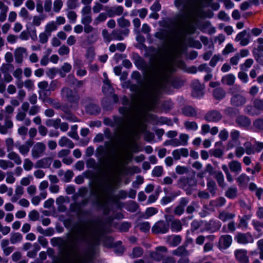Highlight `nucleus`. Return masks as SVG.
Returning <instances> with one entry per match:
<instances>
[{
	"label": "nucleus",
	"mask_w": 263,
	"mask_h": 263,
	"mask_svg": "<svg viewBox=\"0 0 263 263\" xmlns=\"http://www.w3.org/2000/svg\"><path fill=\"white\" fill-rule=\"evenodd\" d=\"M151 62V84L138 92L136 98L129 107L119 109L123 117L114 118L117 132L124 138L132 129L140 133L145 132L146 110H154L157 106L160 93L162 92L170 93L173 86L170 77L173 67L165 61L163 56L152 57Z\"/></svg>",
	"instance_id": "f257e3e1"
},
{
	"label": "nucleus",
	"mask_w": 263,
	"mask_h": 263,
	"mask_svg": "<svg viewBox=\"0 0 263 263\" xmlns=\"http://www.w3.org/2000/svg\"><path fill=\"white\" fill-rule=\"evenodd\" d=\"M110 232V223L107 224L100 219L92 220L85 228L78 225L74 227L73 238L69 245L60 237L52 238L51 244L53 247L59 246L65 254L78 255L81 243L88 246L98 245L103 236Z\"/></svg>",
	"instance_id": "f03ea898"
},
{
	"label": "nucleus",
	"mask_w": 263,
	"mask_h": 263,
	"mask_svg": "<svg viewBox=\"0 0 263 263\" xmlns=\"http://www.w3.org/2000/svg\"><path fill=\"white\" fill-rule=\"evenodd\" d=\"M174 4L183 13L184 20L180 24L182 31L185 34L193 33V23L201 13L200 0H175Z\"/></svg>",
	"instance_id": "7ed1b4c3"
},
{
	"label": "nucleus",
	"mask_w": 263,
	"mask_h": 263,
	"mask_svg": "<svg viewBox=\"0 0 263 263\" xmlns=\"http://www.w3.org/2000/svg\"><path fill=\"white\" fill-rule=\"evenodd\" d=\"M246 112L251 116L258 115L263 112V99L255 98L253 101V105L247 106Z\"/></svg>",
	"instance_id": "20e7f679"
},
{
	"label": "nucleus",
	"mask_w": 263,
	"mask_h": 263,
	"mask_svg": "<svg viewBox=\"0 0 263 263\" xmlns=\"http://www.w3.org/2000/svg\"><path fill=\"white\" fill-rule=\"evenodd\" d=\"M61 95L62 98L65 99L71 104H77L79 101L80 97L78 92L69 88H63L61 91Z\"/></svg>",
	"instance_id": "39448f33"
},
{
	"label": "nucleus",
	"mask_w": 263,
	"mask_h": 263,
	"mask_svg": "<svg viewBox=\"0 0 263 263\" xmlns=\"http://www.w3.org/2000/svg\"><path fill=\"white\" fill-rule=\"evenodd\" d=\"M46 149L45 144L42 142H36L31 149V156L33 159H37L44 155Z\"/></svg>",
	"instance_id": "423d86ee"
},
{
	"label": "nucleus",
	"mask_w": 263,
	"mask_h": 263,
	"mask_svg": "<svg viewBox=\"0 0 263 263\" xmlns=\"http://www.w3.org/2000/svg\"><path fill=\"white\" fill-rule=\"evenodd\" d=\"M102 190L104 195L110 200H114V197L111 195L114 189V184L109 178H105L102 183Z\"/></svg>",
	"instance_id": "0eeeda50"
},
{
	"label": "nucleus",
	"mask_w": 263,
	"mask_h": 263,
	"mask_svg": "<svg viewBox=\"0 0 263 263\" xmlns=\"http://www.w3.org/2000/svg\"><path fill=\"white\" fill-rule=\"evenodd\" d=\"M169 224L163 220H159L152 227V231L155 234H165L169 231Z\"/></svg>",
	"instance_id": "6e6552de"
},
{
	"label": "nucleus",
	"mask_w": 263,
	"mask_h": 263,
	"mask_svg": "<svg viewBox=\"0 0 263 263\" xmlns=\"http://www.w3.org/2000/svg\"><path fill=\"white\" fill-rule=\"evenodd\" d=\"M234 240L240 244H247L252 243L253 238L250 232L246 233H238L235 237Z\"/></svg>",
	"instance_id": "1a4fd4ad"
},
{
	"label": "nucleus",
	"mask_w": 263,
	"mask_h": 263,
	"mask_svg": "<svg viewBox=\"0 0 263 263\" xmlns=\"http://www.w3.org/2000/svg\"><path fill=\"white\" fill-rule=\"evenodd\" d=\"M204 86L198 80H195L192 83V96L196 98H200L203 95Z\"/></svg>",
	"instance_id": "9d476101"
},
{
	"label": "nucleus",
	"mask_w": 263,
	"mask_h": 263,
	"mask_svg": "<svg viewBox=\"0 0 263 263\" xmlns=\"http://www.w3.org/2000/svg\"><path fill=\"white\" fill-rule=\"evenodd\" d=\"M167 249L164 246H158L156 248L155 251L150 253L152 258L157 261L161 260L164 255L167 253Z\"/></svg>",
	"instance_id": "9b49d317"
},
{
	"label": "nucleus",
	"mask_w": 263,
	"mask_h": 263,
	"mask_svg": "<svg viewBox=\"0 0 263 263\" xmlns=\"http://www.w3.org/2000/svg\"><path fill=\"white\" fill-rule=\"evenodd\" d=\"M250 34L246 30H243L239 32L236 36V42H240V44L242 46H247L250 42Z\"/></svg>",
	"instance_id": "f8f14e48"
},
{
	"label": "nucleus",
	"mask_w": 263,
	"mask_h": 263,
	"mask_svg": "<svg viewBox=\"0 0 263 263\" xmlns=\"http://www.w3.org/2000/svg\"><path fill=\"white\" fill-rule=\"evenodd\" d=\"M33 142L31 140H28L24 144L20 143H16L15 147L18 150L20 154L25 156H27L30 151V147L32 145Z\"/></svg>",
	"instance_id": "ddd939ff"
},
{
	"label": "nucleus",
	"mask_w": 263,
	"mask_h": 263,
	"mask_svg": "<svg viewBox=\"0 0 263 263\" xmlns=\"http://www.w3.org/2000/svg\"><path fill=\"white\" fill-rule=\"evenodd\" d=\"M27 53V51L26 48L22 47L16 48L14 52L15 62L18 64L22 63L24 56H26Z\"/></svg>",
	"instance_id": "4468645a"
},
{
	"label": "nucleus",
	"mask_w": 263,
	"mask_h": 263,
	"mask_svg": "<svg viewBox=\"0 0 263 263\" xmlns=\"http://www.w3.org/2000/svg\"><path fill=\"white\" fill-rule=\"evenodd\" d=\"M124 12V8L122 6H115L106 10L107 14L109 17L121 15Z\"/></svg>",
	"instance_id": "2eb2a0df"
},
{
	"label": "nucleus",
	"mask_w": 263,
	"mask_h": 263,
	"mask_svg": "<svg viewBox=\"0 0 263 263\" xmlns=\"http://www.w3.org/2000/svg\"><path fill=\"white\" fill-rule=\"evenodd\" d=\"M103 76L104 77V80L102 86V92L105 95H111L114 92V88L111 86L110 82L107 77V74L104 73Z\"/></svg>",
	"instance_id": "dca6fc26"
},
{
	"label": "nucleus",
	"mask_w": 263,
	"mask_h": 263,
	"mask_svg": "<svg viewBox=\"0 0 263 263\" xmlns=\"http://www.w3.org/2000/svg\"><path fill=\"white\" fill-rule=\"evenodd\" d=\"M221 118V115L216 110H212L207 112L204 117L205 120L208 122H217Z\"/></svg>",
	"instance_id": "f3484780"
},
{
	"label": "nucleus",
	"mask_w": 263,
	"mask_h": 263,
	"mask_svg": "<svg viewBox=\"0 0 263 263\" xmlns=\"http://www.w3.org/2000/svg\"><path fill=\"white\" fill-rule=\"evenodd\" d=\"M247 253V251L242 249L236 250L234 253L236 259L240 263L249 262V258Z\"/></svg>",
	"instance_id": "a211bd4d"
},
{
	"label": "nucleus",
	"mask_w": 263,
	"mask_h": 263,
	"mask_svg": "<svg viewBox=\"0 0 263 263\" xmlns=\"http://www.w3.org/2000/svg\"><path fill=\"white\" fill-rule=\"evenodd\" d=\"M52 159L50 157H45L37 160L34 167L35 168H49L52 163Z\"/></svg>",
	"instance_id": "6ab92c4d"
},
{
	"label": "nucleus",
	"mask_w": 263,
	"mask_h": 263,
	"mask_svg": "<svg viewBox=\"0 0 263 263\" xmlns=\"http://www.w3.org/2000/svg\"><path fill=\"white\" fill-rule=\"evenodd\" d=\"M230 246V236L228 235H222L219 240V248L221 251L228 249Z\"/></svg>",
	"instance_id": "aec40b11"
},
{
	"label": "nucleus",
	"mask_w": 263,
	"mask_h": 263,
	"mask_svg": "<svg viewBox=\"0 0 263 263\" xmlns=\"http://www.w3.org/2000/svg\"><path fill=\"white\" fill-rule=\"evenodd\" d=\"M172 155L175 160H178L181 157H187L189 156V151L186 148H181L174 150Z\"/></svg>",
	"instance_id": "412c9836"
},
{
	"label": "nucleus",
	"mask_w": 263,
	"mask_h": 263,
	"mask_svg": "<svg viewBox=\"0 0 263 263\" xmlns=\"http://www.w3.org/2000/svg\"><path fill=\"white\" fill-rule=\"evenodd\" d=\"M189 202V200L185 198H181L179 204L175 208L174 213L175 215L180 216L184 211V208Z\"/></svg>",
	"instance_id": "4be33fe9"
},
{
	"label": "nucleus",
	"mask_w": 263,
	"mask_h": 263,
	"mask_svg": "<svg viewBox=\"0 0 263 263\" xmlns=\"http://www.w3.org/2000/svg\"><path fill=\"white\" fill-rule=\"evenodd\" d=\"M178 184L182 188L185 189L195 184V181L192 178L182 177L179 180Z\"/></svg>",
	"instance_id": "5701e85b"
},
{
	"label": "nucleus",
	"mask_w": 263,
	"mask_h": 263,
	"mask_svg": "<svg viewBox=\"0 0 263 263\" xmlns=\"http://www.w3.org/2000/svg\"><path fill=\"white\" fill-rule=\"evenodd\" d=\"M45 17L43 15H34L32 17V22L28 23L26 25V28L29 30L30 29V27H39L40 26L42 22L44 20Z\"/></svg>",
	"instance_id": "b1692460"
},
{
	"label": "nucleus",
	"mask_w": 263,
	"mask_h": 263,
	"mask_svg": "<svg viewBox=\"0 0 263 263\" xmlns=\"http://www.w3.org/2000/svg\"><path fill=\"white\" fill-rule=\"evenodd\" d=\"M246 102V99L243 96L237 94L231 98V104L235 106H240Z\"/></svg>",
	"instance_id": "393cba45"
},
{
	"label": "nucleus",
	"mask_w": 263,
	"mask_h": 263,
	"mask_svg": "<svg viewBox=\"0 0 263 263\" xmlns=\"http://www.w3.org/2000/svg\"><path fill=\"white\" fill-rule=\"evenodd\" d=\"M182 112L184 116L190 117H195L198 114L197 110L191 106H186L183 107Z\"/></svg>",
	"instance_id": "a878e982"
},
{
	"label": "nucleus",
	"mask_w": 263,
	"mask_h": 263,
	"mask_svg": "<svg viewBox=\"0 0 263 263\" xmlns=\"http://www.w3.org/2000/svg\"><path fill=\"white\" fill-rule=\"evenodd\" d=\"M170 228L173 232H178L182 229V226L180 220L178 219H173L170 223Z\"/></svg>",
	"instance_id": "bb28decb"
},
{
	"label": "nucleus",
	"mask_w": 263,
	"mask_h": 263,
	"mask_svg": "<svg viewBox=\"0 0 263 263\" xmlns=\"http://www.w3.org/2000/svg\"><path fill=\"white\" fill-rule=\"evenodd\" d=\"M167 242L172 247L178 246L181 241V237L179 235L169 236L167 237Z\"/></svg>",
	"instance_id": "cd10ccee"
},
{
	"label": "nucleus",
	"mask_w": 263,
	"mask_h": 263,
	"mask_svg": "<svg viewBox=\"0 0 263 263\" xmlns=\"http://www.w3.org/2000/svg\"><path fill=\"white\" fill-rule=\"evenodd\" d=\"M59 145L61 147L66 146L69 148H73L74 145L73 142L66 137H62L59 141Z\"/></svg>",
	"instance_id": "c85d7f7f"
},
{
	"label": "nucleus",
	"mask_w": 263,
	"mask_h": 263,
	"mask_svg": "<svg viewBox=\"0 0 263 263\" xmlns=\"http://www.w3.org/2000/svg\"><path fill=\"white\" fill-rule=\"evenodd\" d=\"M7 157L16 165H20L22 163V159L20 155L13 151L8 152Z\"/></svg>",
	"instance_id": "c756f323"
},
{
	"label": "nucleus",
	"mask_w": 263,
	"mask_h": 263,
	"mask_svg": "<svg viewBox=\"0 0 263 263\" xmlns=\"http://www.w3.org/2000/svg\"><path fill=\"white\" fill-rule=\"evenodd\" d=\"M236 123L242 126H248L251 124L250 120L246 116H239L236 119Z\"/></svg>",
	"instance_id": "7c9ffc66"
},
{
	"label": "nucleus",
	"mask_w": 263,
	"mask_h": 263,
	"mask_svg": "<svg viewBox=\"0 0 263 263\" xmlns=\"http://www.w3.org/2000/svg\"><path fill=\"white\" fill-rule=\"evenodd\" d=\"M114 158H109L105 161V165L106 168L109 171H113L116 167V157L114 153Z\"/></svg>",
	"instance_id": "2f4dec72"
},
{
	"label": "nucleus",
	"mask_w": 263,
	"mask_h": 263,
	"mask_svg": "<svg viewBox=\"0 0 263 263\" xmlns=\"http://www.w3.org/2000/svg\"><path fill=\"white\" fill-rule=\"evenodd\" d=\"M239 137V133L238 130H234L231 132V148L240 145Z\"/></svg>",
	"instance_id": "473e14b6"
},
{
	"label": "nucleus",
	"mask_w": 263,
	"mask_h": 263,
	"mask_svg": "<svg viewBox=\"0 0 263 263\" xmlns=\"http://www.w3.org/2000/svg\"><path fill=\"white\" fill-rule=\"evenodd\" d=\"M61 124V119L57 118L55 119H48L46 121V125L48 127H53L55 129H58Z\"/></svg>",
	"instance_id": "72a5a7b5"
},
{
	"label": "nucleus",
	"mask_w": 263,
	"mask_h": 263,
	"mask_svg": "<svg viewBox=\"0 0 263 263\" xmlns=\"http://www.w3.org/2000/svg\"><path fill=\"white\" fill-rule=\"evenodd\" d=\"M86 111L91 115H97L100 111V108L99 106L91 104L86 107Z\"/></svg>",
	"instance_id": "f704fd0d"
},
{
	"label": "nucleus",
	"mask_w": 263,
	"mask_h": 263,
	"mask_svg": "<svg viewBox=\"0 0 263 263\" xmlns=\"http://www.w3.org/2000/svg\"><path fill=\"white\" fill-rule=\"evenodd\" d=\"M57 29V26L56 23L54 21H50L46 25L44 31L51 35V32Z\"/></svg>",
	"instance_id": "c9c22d12"
},
{
	"label": "nucleus",
	"mask_w": 263,
	"mask_h": 263,
	"mask_svg": "<svg viewBox=\"0 0 263 263\" xmlns=\"http://www.w3.org/2000/svg\"><path fill=\"white\" fill-rule=\"evenodd\" d=\"M108 15L106 13L102 12L100 13L97 17H96L93 22V25L97 26L100 23L105 22L107 17Z\"/></svg>",
	"instance_id": "e433bc0d"
},
{
	"label": "nucleus",
	"mask_w": 263,
	"mask_h": 263,
	"mask_svg": "<svg viewBox=\"0 0 263 263\" xmlns=\"http://www.w3.org/2000/svg\"><path fill=\"white\" fill-rule=\"evenodd\" d=\"M23 239L22 235L18 233H14L11 234L10 241L12 244H15L18 242H20Z\"/></svg>",
	"instance_id": "4c0bfd02"
},
{
	"label": "nucleus",
	"mask_w": 263,
	"mask_h": 263,
	"mask_svg": "<svg viewBox=\"0 0 263 263\" xmlns=\"http://www.w3.org/2000/svg\"><path fill=\"white\" fill-rule=\"evenodd\" d=\"M252 53L256 62L259 64L263 65V54L258 52V51L256 48L253 49Z\"/></svg>",
	"instance_id": "58836bf2"
},
{
	"label": "nucleus",
	"mask_w": 263,
	"mask_h": 263,
	"mask_svg": "<svg viewBox=\"0 0 263 263\" xmlns=\"http://www.w3.org/2000/svg\"><path fill=\"white\" fill-rule=\"evenodd\" d=\"M213 96L217 100H221L225 96V92L220 88H216L213 91Z\"/></svg>",
	"instance_id": "ea45409f"
},
{
	"label": "nucleus",
	"mask_w": 263,
	"mask_h": 263,
	"mask_svg": "<svg viewBox=\"0 0 263 263\" xmlns=\"http://www.w3.org/2000/svg\"><path fill=\"white\" fill-rule=\"evenodd\" d=\"M14 166V163L9 160L0 159V167L4 170L8 168H13Z\"/></svg>",
	"instance_id": "a19ab883"
},
{
	"label": "nucleus",
	"mask_w": 263,
	"mask_h": 263,
	"mask_svg": "<svg viewBox=\"0 0 263 263\" xmlns=\"http://www.w3.org/2000/svg\"><path fill=\"white\" fill-rule=\"evenodd\" d=\"M254 229L259 233L261 235L262 233L261 228H263V221H259L258 220H253L252 221Z\"/></svg>",
	"instance_id": "79ce46f5"
},
{
	"label": "nucleus",
	"mask_w": 263,
	"mask_h": 263,
	"mask_svg": "<svg viewBox=\"0 0 263 263\" xmlns=\"http://www.w3.org/2000/svg\"><path fill=\"white\" fill-rule=\"evenodd\" d=\"M241 171V163L238 161H231V172L239 173Z\"/></svg>",
	"instance_id": "37998d69"
},
{
	"label": "nucleus",
	"mask_w": 263,
	"mask_h": 263,
	"mask_svg": "<svg viewBox=\"0 0 263 263\" xmlns=\"http://www.w3.org/2000/svg\"><path fill=\"white\" fill-rule=\"evenodd\" d=\"M189 137L188 135L186 134H181L179 135V146H186L188 144Z\"/></svg>",
	"instance_id": "c03bdc74"
},
{
	"label": "nucleus",
	"mask_w": 263,
	"mask_h": 263,
	"mask_svg": "<svg viewBox=\"0 0 263 263\" xmlns=\"http://www.w3.org/2000/svg\"><path fill=\"white\" fill-rule=\"evenodd\" d=\"M138 207L139 206L136 202L132 201L127 203L126 209L128 211L135 212L137 211Z\"/></svg>",
	"instance_id": "a18cd8bd"
},
{
	"label": "nucleus",
	"mask_w": 263,
	"mask_h": 263,
	"mask_svg": "<svg viewBox=\"0 0 263 263\" xmlns=\"http://www.w3.org/2000/svg\"><path fill=\"white\" fill-rule=\"evenodd\" d=\"M185 128L187 130H196L198 129V125L194 121H186L184 123Z\"/></svg>",
	"instance_id": "49530a36"
},
{
	"label": "nucleus",
	"mask_w": 263,
	"mask_h": 263,
	"mask_svg": "<svg viewBox=\"0 0 263 263\" xmlns=\"http://www.w3.org/2000/svg\"><path fill=\"white\" fill-rule=\"evenodd\" d=\"M138 227L141 231L147 232L150 230L151 224L149 222L145 221L138 223Z\"/></svg>",
	"instance_id": "de8ad7c7"
},
{
	"label": "nucleus",
	"mask_w": 263,
	"mask_h": 263,
	"mask_svg": "<svg viewBox=\"0 0 263 263\" xmlns=\"http://www.w3.org/2000/svg\"><path fill=\"white\" fill-rule=\"evenodd\" d=\"M173 254L176 256H183L187 254L186 249L183 246H180L176 250H174L172 252Z\"/></svg>",
	"instance_id": "09e8293b"
},
{
	"label": "nucleus",
	"mask_w": 263,
	"mask_h": 263,
	"mask_svg": "<svg viewBox=\"0 0 263 263\" xmlns=\"http://www.w3.org/2000/svg\"><path fill=\"white\" fill-rule=\"evenodd\" d=\"M117 23L118 25L122 28L128 27L130 25V22L123 17L118 18Z\"/></svg>",
	"instance_id": "8fccbe9b"
},
{
	"label": "nucleus",
	"mask_w": 263,
	"mask_h": 263,
	"mask_svg": "<svg viewBox=\"0 0 263 263\" xmlns=\"http://www.w3.org/2000/svg\"><path fill=\"white\" fill-rule=\"evenodd\" d=\"M163 169L161 166H155L152 172V175L154 177H160L162 175Z\"/></svg>",
	"instance_id": "3c124183"
},
{
	"label": "nucleus",
	"mask_w": 263,
	"mask_h": 263,
	"mask_svg": "<svg viewBox=\"0 0 263 263\" xmlns=\"http://www.w3.org/2000/svg\"><path fill=\"white\" fill-rule=\"evenodd\" d=\"M92 21V14L81 15V22L83 25L90 24Z\"/></svg>",
	"instance_id": "603ef678"
},
{
	"label": "nucleus",
	"mask_w": 263,
	"mask_h": 263,
	"mask_svg": "<svg viewBox=\"0 0 263 263\" xmlns=\"http://www.w3.org/2000/svg\"><path fill=\"white\" fill-rule=\"evenodd\" d=\"M163 145L164 146L171 145L173 147L179 146V140L177 138L167 140L163 142Z\"/></svg>",
	"instance_id": "864d4df0"
},
{
	"label": "nucleus",
	"mask_w": 263,
	"mask_h": 263,
	"mask_svg": "<svg viewBox=\"0 0 263 263\" xmlns=\"http://www.w3.org/2000/svg\"><path fill=\"white\" fill-rule=\"evenodd\" d=\"M33 167V163L29 158H26L24 160L23 168L26 171H29Z\"/></svg>",
	"instance_id": "5fc2aeb1"
},
{
	"label": "nucleus",
	"mask_w": 263,
	"mask_h": 263,
	"mask_svg": "<svg viewBox=\"0 0 263 263\" xmlns=\"http://www.w3.org/2000/svg\"><path fill=\"white\" fill-rule=\"evenodd\" d=\"M53 5L54 12L59 13L63 6V3L61 0H55Z\"/></svg>",
	"instance_id": "6e6d98bb"
},
{
	"label": "nucleus",
	"mask_w": 263,
	"mask_h": 263,
	"mask_svg": "<svg viewBox=\"0 0 263 263\" xmlns=\"http://www.w3.org/2000/svg\"><path fill=\"white\" fill-rule=\"evenodd\" d=\"M254 61L252 59H248L245 63L240 65V68L242 70H247L253 64Z\"/></svg>",
	"instance_id": "4d7b16f0"
},
{
	"label": "nucleus",
	"mask_w": 263,
	"mask_h": 263,
	"mask_svg": "<svg viewBox=\"0 0 263 263\" xmlns=\"http://www.w3.org/2000/svg\"><path fill=\"white\" fill-rule=\"evenodd\" d=\"M244 146L245 148V151L247 154L250 155L255 153V151L251 143L246 142L244 144Z\"/></svg>",
	"instance_id": "13d9d810"
},
{
	"label": "nucleus",
	"mask_w": 263,
	"mask_h": 263,
	"mask_svg": "<svg viewBox=\"0 0 263 263\" xmlns=\"http://www.w3.org/2000/svg\"><path fill=\"white\" fill-rule=\"evenodd\" d=\"M50 36L49 34L46 33L44 31V32L40 33L39 37V42L41 44H45L47 43L48 41V38Z\"/></svg>",
	"instance_id": "bf43d9fd"
},
{
	"label": "nucleus",
	"mask_w": 263,
	"mask_h": 263,
	"mask_svg": "<svg viewBox=\"0 0 263 263\" xmlns=\"http://www.w3.org/2000/svg\"><path fill=\"white\" fill-rule=\"evenodd\" d=\"M131 227V223L127 221L122 222L119 226V230L121 232H127Z\"/></svg>",
	"instance_id": "052dcab7"
},
{
	"label": "nucleus",
	"mask_w": 263,
	"mask_h": 263,
	"mask_svg": "<svg viewBox=\"0 0 263 263\" xmlns=\"http://www.w3.org/2000/svg\"><path fill=\"white\" fill-rule=\"evenodd\" d=\"M158 212L157 209L154 208V207H151L148 208L146 209L145 211V216L146 218H148L155 214H157Z\"/></svg>",
	"instance_id": "680f3d73"
},
{
	"label": "nucleus",
	"mask_w": 263,
	"mask_h": 263,
	"mask_svg": "<svg viewBox=\"0 0 263 263\" xmlns=\"http://www.w3.org/2000/svg\"><path fill=\"white\" fill-rule=\"evenodd\" d=\"M135 64L139 69H144L145 66V62L143 59L140 57H138L137 59L135 60Z\"/></svg>",
	"instance_id": "e2e57ef3"
},
{
	"label": "nucleus",
	"mask_w": 263,
	"mask_h": 263,
	"mask_svg": "<svg viewBox=\"0 0 263 263\" xmlns=\"http://www.w3.org/2000/svg\"><path fill=\"white\" fill-rule=\"evenodd\" d=\"M112 40L122 41L124 37L121 34V31L118 30H115L112 33Z\"/></svg>",
	"instance_id": "0e129e2a"
},
{
	"label": "nucleus",
	"mask_w": 263,
	"mask_h": 263,
	"mask_svg": "<svg viewBox=\"0 0 263 263\" xmlns=\"http://www.w3.org/2000/svg\"><path fill=\"white\" fill-rule=\"evenodd\" d=\"M69 48L66 45H63L61 46L58 50V53L60 55H68L69 53Z\"/></svg>",
	"instance_id": "69168bd1"
},
{
	"label": "nucleus",
	"mask_w": 263,
	"mask_h": 263,
	"mask_svg": "<svg viewBox=\"0 0 263 263\" xmlns=\"http://www.w3.org/2000/svg\"><path fill=\"white\" fill-rule=\"evenodd\" d=\"M39 213L36 210L31 211L28 214V217L30 220L36 221L39 218Z\"/></svg>",
	"instance_id": "338daca9"
},
{
	"label": "nucleus",
	"mask_w": 263,
	"mask_h": 263,
	"mask_svg": "<svg viewBox=\"0 0 263 263\" xmlns=\"http://www.w3.org/2000/svg\"><path fill=\"white\" fill-rule=\"evenodd\" d=\"M253 126L259 130H263V119L259 118L255 120L253 122Z\"/></svg>",
	"instance_id": "774afa93"
}]
</instances>
